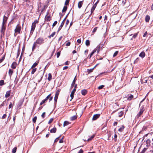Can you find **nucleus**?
I'll use <instances>...</instances> for the list:
<instances>
[{"label":"nucleus","instance_id":"18","mask_svg":"<svg viewBox=\"0 0 153 153\" xmlns=\"http://www.w3.org/2000/svg\"><path fill=\"white\" fill-rule=\"evenodd\" d=\"M150 17L149 15H146L145 17V21L146 22H148L150 20Z\"/></svg>","mask_w":153,"mask_h":153},{"label":"nucleus","instance_id":"11","mask_svg":"<svg viewBox=\"0 0 153 153\" xmlns=\"http://www.w3.org/2000/svg\"><path fill=\"white\" fill-rule=\"evenodd\" d=\"M97 50L96 49H94L91 53L90 54L88 55V58H89V59H90L91 57L96 52Z\"/></svg>","mask_w":153,"mask_h":153},{"label":"nucleus","instance_id":"45","mask_svg":"<svg viewBox=\"0 0 153 153\" xmlns=\"http://www.w3.org/2000/svg\"><path fill=\"white\" fill-rule=\"evenodd\" d=\"M51 94H49V95H48L46 97V98L45 99V100H47V101L48 100V99H49V98L51 96Z\"/></svg>","mask_w":153,"mask_h":153},{"label":"nucleus","instance_id":"33","mask_svg":"<svg viewBox=\"0 0 153 153\" xmlns=\"http://www.w3.org/2000/svg\"><path fill=\"white\" fill-rule=\"evenodd\" d=\"M17 149V147H15L12 149V152L13 153H15L16 152Z\"/></svg>","mask_w":153,"mask_h":153},{"label":"nucleus","instance_id":"37","mask_svg":"<svg viewBox=\"0 0 153 153\" xmlns=\"http://www.w3.org/2000/svg\"><path fill=\"white\" fill-rule=\"evenodd\" d=\"M119 52L118 51H117L114 53L113 55V57H115L118 54Z\"/></svg>","mask_w":153,"mask_h":153},{"label":"nucleus","instance_id":"29","mask_svg":"<svg viewBox=\"0 0 153 153\" xmlns=\"http://www.w3.org/2000/svg\"><path fill=\"white\" fill-rule=\"evenodd\" d=\"M90 41L89 40H87L85 41V45H86L88 46L90 45Z\"/></svg>","mask_w":153,"mask_h":153},{"label":"nucleus","instance_id":"42","mask_svg":"<svg viewBox=\"0 0 153 153\" xmlns=\"http://www.w3.org/2000/svg\"><path fill=\"white\" fill-rule=\"evenodd\" d=\"M94 135H92V136H91V137L90 138H89L88 139V141L89 140H91L93 138H94Z\"/></svg>","mask_w":153,"mask_h":153},{"label":"nucleus","instance_id":"20","mask_svg":"<svg viewBox=\"0 0 153 153\" xmlns=\"http://www.w3.org/2000/svg\"><path fill=\"white\" fill-rule=\"evenodd\" d=\"M13 71H12V70L11 69H9V71H8V74H9V76L10 77H11V75L13 73Z\"/></svg>","mask_w":153,"mask_h":153},{"label":"nucleus","instance_id":"44","mask_svg":"<svg viewBox=\"0 0 153 153\" xmlns=\"http://www.w3.org/2000/svg\"><path fill=\"white\" fill-rule=\"evenodd\" d=\"M51 94H49V95H48L46 97V98L45 99V100H47V101L48 100V99H49V98L51 96Z\"/></svg>","mask_w":153,"mask_h":153},{"label":"nucleus","instance_id":"35","mask_svg":"<svg viewBox=\"0 0 153 153\" xmlns=\"http://www.w3.org/2000/svg\"><path fill=\"white\" fill-rule=\"evenodd\" d=\"M70 0H66L65 4V5H67L69 4V3Z\"/></svg>","mask_w":153,"mask_h":153},{"label":"nucleus","instance_id":"49","mask_svg":"<svg viewBox=\"0 0 153 153\" xmlns=\"http://www.w3.org/2000/svg\"><path fill=\"white\" fill-rule=\"evenodd\" d=\"M97 27H95L94 29L92 31V32L94 33L95 32H96L97 30Z\"/></svg>","mask_w":153,"mask_h":153},{"label":"nucleus","instance_id":"61","mask_svg":"<svg viewBox=\"0 0 153 153\" xmlns=\"http://www.w3.org/2000/svg\"><path fill=\"white\" fill-rule=\"evenodd\" d=\"M70 44H71L70 42H68L66 43V45L67 46H69L70 45Z\"/></svg>","mask_w":153,"mask_h":153},{"label":"nucleus","instance_id":"7","mask_svg":"<svg viewBox=\"0 0 153 153\" xmlns=\"http://www.w3.org/2000/svg\"><path fill=\"white\" fill-rule=\"evenodd\" d=\"M100 114H94L93 116L92 120H96L97 118H98L100 117Z\"/></svg>","mask_w":153,"mask_h":153},{"label":"nucleus","instance_id":"19","mask_svg":"<svg viewBox=\"0 0 153 153\" xmlns=\"http://www.w3.org/2000/svg\"><path fill=\"white\" fill-rule=\"evenodd\" d=\"M100 45H98L97 46V48L94 49H96L97 50V52L98 53H99V51H100Z\"/></svg>","mask_w":153,"mask_h":153},{"label":"nucleus","instance_id":"52","mask_svg":"<svg viewBox=\"0 0 153 153\" xmlns=\"http://www.w3.org/2000/svg\"><path fill=\"white\" fill-rule=\"evenodd\" d=\"M146 150V148H144L140 153H144Z\"/></svg>","mask_w":153,"mask_h":153},{"label":"nucleus","instance_id":"62","mask_svg":"<svg viewBox=\"0 0 153 153\" xmlns=\"http://www.w3.org/2000/svg\"><path fill=\"white\" fill-rule=\"evenodd\" d=\"M59 137L60 136L56 138V139L54 140V142H57Z\"/></svg>","mask_w":153,"mask_h":153},{"label":"nucleus","instance_id":"59","mask_svg":"<svg viewBox=\"0 0 153 153\" xmlns=\"http://www.w3.org/2000/svg\"><path fill=\"white\" fill-rule=\"evenodd\" d=\"M63 138H62L61 139H60L59 140V143H63Z\"/></svg>","mask_w":153,"mask_h":153},{"label":"nucleus","instance_id":"40","mask_svg":"<svg viewBox=\"0 0 153 153\" xmlns=\"http://www.w3.org/2000/svg\"><path fill=\"white\" fill-rule=\"evenodd\" d=\"M57 23V21H55L54 22L53 24V25H52L53 27H54L56 25Z\"/></svg>","mask_w":153,"mask_h":153},{"label":"nucleus","instance_id":"27","mask_svg":"<svg viewBox=\"0 0 153 153\" xmlns=\"http://www.w3.org/2000/svg\"><path fill=\"white\" fill-rule=\"evenodd\" d=\"M76 118H77V117L75 115H74L71 117V120L73 121V120H75L76 119Z\"/></svg>","mask_w":153,"mask_h":153},{"label":"nucleus","instance_id":"46","mask_svg":"<svg viewBox=\"0 0 153 153\" xmlns=\"http://www.w3.org/2000/svg\"><path fill=\"white\" fill-rule=\"evenodd\" d=\"M51 94H49V95H48L46 97V98L45 99V100H47V101L48 100V99H49V98L51 96Z\"/></svg>","mask_w":153,"mask_h":153},{"label":"nucleus","instance_id":"3","mask_svg":"<svg viewBox=\"0 0 153 153\" xmlns=\"http://www.w3.org/2000/svg\"><path fill=\"white\" fill-rule=\"evenodd\" d=\"M67 16H66L65 17V18L64 19V20L62 21V22L61 23V24L60 26L59 27L57 32H59V30H61V29H62V27H63V25H64V22L66 20V19L67 17Z\"/></svg>","mask_w":153,"mask_h":153},{"label":"nucleus","instance_id":"50","mask_svg":"<svg viewBox=\"0 0 153 153\" xmlns=\"http://www.w3.org/2000/svg\"><path fill=\"white\" fill-rule=\"evenodd\" d=\"M45 112H44L42 114V115H41V116L43 118H44L45 117Z\"/></svg>","mask_w":153,"mask_h":153},{"label":"nucleus","instance_id":"12","mask_svg":"<svg viewBox=\"0 0 153 153\" xmlns=\"http://www.w3.org/2000/svg\"><path fill=\"white\" fill-rule=\"evenodd\" d=\"M7 19V17H5V16H4V18L3 19V21L2 23V25H5Z\"/></svg>","mask_w":153,"mask_h":153},{"label":"nucleus","instance_id":"38","mask_svg":"<svg viewBox=\"0 0 153 153\" xmlns=\"http://www.w3.org/2000/svg\"><path fill=\"white\" fill-rule=\"evenodd\" d=\"M55 32H53L50 36H49V37L51 38V37H53L55 35Z\"/></svg>","mask_w":153,"mask_h":153},{"label":"nucleus","instance_id":"36","mask_svg":"<svg viewBox=\"0 0 153 153\" xmlns=\"http://www.w3.org/2000/svg\"><path fill=\"white\" fill-rule=\"evenodd\" d=\"M4 84V81L2 80L0 81V85L1 86Z\"/></svg>","mask_w":153,"mask_h":153},{"label":"nucleus","instance_id":"64","mask_svg":"<svg viewBox=\"0 0 153 153\" xmlns=\"http://www.w3.org/2000/svg\"><path fill=\"white\" fill-rule=\"evenodd\" d=\"M83 151L82 149H81L79 152L78 153H83Z\"/></svg>","mask_w":153,"mask_h":153},{"label":"nucleus","instance_id":"58","mask_svg":"<svg viewBox=\"0 0 153 153\" xmlns=\"http://www.w3.org/2000/svg\"><path fill=\"white\" fill-rule=\"evenodd\" d=\"M4 57H2V58L0 59V63L4 59Z\"/></svg>","mask_w":153,"mask_h":153},{"label":"nucleus","instance_id":"22","mask_svg":"<svg viewBox=\"0 0 153 153\" xmlns=\"http://www.w3.org/2000/svg\"><path fill=\"white\" fill-rule=\"evenodd\" d=\"M39 63V62H35L31 67V68H33L36 67Z\"/></svg>","mask_w":153,"mask_h":153},{"label":"nucleus","instance_id":"26","mask_svg":"<svg viewBox=\"0 0 153 153\" xmlns=\"http://www.w3.org/2000/svg\"><path fill=\"white\" fill-rule=\"evenodd\" d=\"M67 6H64L63 7V8L62 10V13H64V12H65L67 10Z\"/></svg>","mask_w":153,"mask_h":153},{"label":"nucleus","instance_id":"16","mask_svg":"<svg viewBox=\"0 0 153 153\" xmlns=\"http://www.w3.org/2000/svg\"><path fill=\"white\" fill-rule=\"evenodd\" d=\"M75 82H76V76L75 77V78H74L71 84V88H73V87H74V85L76 84H75Z\"/></svg>","mask_w":153,"mask_h":153},{"label":"nucleus","instance_id":"31","mask_svg":"<svg viewBox=\"0 0 153 153\" xmlns=\"http://www.w3.org/2000/svg\"><path fill=\"white\" fill-rule=\"evenodd\" d=\"M123 114V111H120L118 114V116L119 117H122Z\"/></svg>","mask_w":153,"mask_h":153},{"label":"nucleus","instance_id":"24","mask_svg":"<svg viewBox=\"0 0 153 153\" xmlns=\"http://www.w3.org/2000/svg\"><path fill=\"white\" fill-rule=\"evenodd\" d=\"M133 98V95L132 94H130V96H128L127 98L128 100H130Z\"/></svg>","mask_w":153,"mask_h":153},{"label":"nucleus","instance_id":"39","mask_svg":"<svg viewBox=\"0 0 153 153\" xmlns=\"http://www.w3.org/2000/svg\"><path fill=\"white\" fill-rule=\"evenodd\" d=\"M94 69V68H92V69H88V73H89L92 72L93 71Z\"/></svg>","mask_w":153,"mask_h":153},{"label":"nucleus","instance_id":"1","mask_svg":"<svg viewBox=\"0 0 153 153\" xmlns=\"http://www.w3.org/2000/svg\"><path fill=\"white\" fill-rule=\"evenodd\" d=\"M44 40L43 38L42 37H39L38 38L33 44L32 47V51L34 50L36 48L37 44L41 45L44 43Z\"/></svg>","mask_w":153,"mask_h":153},{"label":"nucleus","instance_id":"23","mask_svg":"<svg viewBox=\"0 0 153 153\" xmlns=\"http://www.w3.org/2000/svg\"><path fill=\"white\" fill-rule=\"evenodd\" d=\"M59 93V90L57 91L55 93V97H56L58 98Z\"/></svg>","mask_w":153,"mask_h":153},{"label":"nucleus","instance_id":"60","mask_svg":"<svg viewBox=\"0 0 153 153\" xmlns=\"http://www.w3.org/2000/svg\"><path fill=\"white\" fill-rule=\"evenodd\" d=\"M77 42L79 43V44H80L81 42V39H78L77 40Z\"/></svg>","mask_w":153,"mask_h":153},{"label":"nucleus","instance_id":"2","mask_svg":"<svg viewBox=\"0 0 153 153\" xmlns=\"http://www.w3.org/2000/svg\"><path fill=\"white\" fill-rule=\"evenodd\" d=\"M145 110L143 106H141L140 108V111L137 115V117L139 118L143 113Z\"/></svg>","mask_w":153,"mask_h":153},{"label":"nucleus","instance_id":"53","mask_svg":"<svg viewBox=\"0 0 153 153\" xmlns=\"http://www.w3.org/2000/svg\"><path fill=\"white\" fill-rule=\"evenodd\" d=\"M7 117V115L6 114H4L2 117V119H4L6 118Z\"/></svg>","mask_w":153,"mask_h":153},{"label":"nucleus","instance_id":"32","mask_svg":"<svg viewBox=\"0 0 153 153\" xmlns=\"http://www.w3.org/2000/svg\"><path fill=\"white\" fill-rule=\"evenodd\" d=\"M37 70L36 68H33L32 70L31 71V74H33L34 73L36 72Z\"/></svg>","mask_w":153,"mask_h":153},{"label":"nucleus","instance_id":"17","mask_svg":"<svg viewBox=\"0 0 153 153\" xmlns=\"http://www.w3.org/2000/svg\"><path fill=\"white\" fill-rule=\"evenodd\" d=\"M10 91H7L5 95V97L7 98L8 97L10 96Z\"/></svg>","mask_w":153,"mask_h":153},{"label":"nucleus","instance_id":"25","mask_svg":"<svg viewBox=\"0 0 153 153\" xmlns=\"http://www.w3.org/2000/svg\"><path fill=\"white\" fill-rule=\"evenodd\" d=\"M52 79V75H51V73H49L48 74V79L49 80V81H50Z\"/></svg>","mask_w":153,"mask_h":153},{"label":"nucleus","instance_id":"8","mask_svg":"<svg viewBox=\"0 0 153 153\" xmlns=\"http://www.w3.org/2000/svg\"><path fill=\"white\" fill-rule=\"evenodd\" d=\"M97 3H95L93 6L92 7V8H91V14L94 11V10L95 9V8H96V7L97 6Z\"/></svg>","mask_w":153,"mask_h":153},{"label":"nucleus","instance_id":"43","mask_svg":"<svg viewBox=\"0 0 153 153\" xmlns=\"http://www.w3.org/2000/svg\"><path fill=\"white\" fill-rule=\"evenodd\" d=\"M53 118H51L49 121H48V124H50L53 121Z\"/></svg>","mask_w":153,"mask_h":153},{"label":"nucleus","instance_id":"6","mask_svg":"<svg viewBox=\"0 0 153 153\" xmlns=\"http://www.w3.org/2000/svg\"><path fill=\"white\" fill-rule=\"evenodd\" d=\"M36 26V25L34 24H32L30 32V34L31 35H32L33 34V32L35 30Z\"/></svg>","mask_w":153,"mask_h":153},{"label":"nucleus","instance_id":"21","mask_svg":"<svg viewBox=\"0 0 153 153\" xmlns=\"http://www.w3.org/2000/svg\"><path fill=\"white\" fill-rule=\"evenodd\" d=\"M87 93V91L86 90L83 89L81 93L82 95H85Z\"/></svg>","mask_w":153,"mask_h":153},{"label":"nucleus","instance_id":"48","mask_svg":"<svg viewBox=\"0 0 153 153\" xmlns=\"http://www.w3.org/2000/svg\"><path fill=\"white\" fill-rule=\"evenodd\" d=\"M46 19V20L47 21H49L51 20V18L50 16H47Z\"/></svg>","mask_w":153,"mask_h":153},{"label":"nucleus","instance_id":"55","mask_svg":"<svg viewBox=\"0 0 153 153\" xmlns=\"http://www.w3.org/2000/svg\"><path fill=\"white\" fill-rule=\"evenodd\" d=\"M45 102H45V101L44 100H43L42 101V102H41L40 103V106L41 105L43 104Z\"/></svg>","mask_w":153,"mask_h":153},{"label":"nucleus","instance_id":"10","mask_svg":"<svg viewBox=\"0 0 153 153\" xmlns=\"http://www.w3.org/2000/svg\"><path fill=\"white\" fill-rule=\"evenodd\" d=\"M76 91V89H73V90L72 91H71V95H70V97L71 98V100L73 98L74 94Z\"/></svg>","mask_w":153,"mask_h":153},{"label":"nucleus","instance_id":"34","mask_svg":"<svg viewBox=\"0 0 153 153\" xmlns=\"http://www.w3.org/2000/svg\"><path fill=\"white\" fill-rule=\"evenodd\" d=\"M37 119V117L36 116H35L33 118V123H35L36 122V120Z\"/></svg>","mask_w":153,"mask_h":153},{"label":"nucleus","instance_id":"63","mask_svg":"<svg viewBox=\"0 0 153 153\" xmlns=\"http://www.w3.org/2000/svg\"><path fill=\"white\" fill-rule=\"evenodd\" d=\"M69 21L68 19H67L66 20V25H67L69 23Z\"/></svg>","mask_w":153,"mask_h":153},{"label":"nucleus","instance_id":"13","mask_svg":"<svg viewBox=\"0 0 153 153\" xmlns=\"http://www.w3.org/2000/svg\"><path fill=\"white\" fill-rule=\"evenodd\" d=\"M83 1H80L78 2V7L79 8H80L81 7L82 5V4H83Z\"/></svg>","mask_w":153,"mask_h":153},{"label":"nucleus","instance_id":"41","mask_svg":"<svg viewBox=\"0 0 153 153\" xmlns=\"http://www.w3.org/2000/svg\"><path fill=\"white\" fill-rule=\"evenodd\" d=\"M6 103V102L5 101H4L0 105V107H1L2 106H3L5 105V104Z\"/></svg>","mask_w":153,"mask_h":153},{"label":"nucleus","instance_id":"14","mask_svg":"<svg viewBox=\"0 0 153 153\" xmlns=\"http://www.w3.org/2000/svg\"><path fill=\"white\" fill-rule=\"evenodd\" d=\"M56 131V128L54 127L50 130V132L51 133H55Z\"/></svg>","mask_w":153,"mask_h":153},{"label":"nucleus","instance_id":"30","mask_svg":"<svg viewBox=\"0 0 153 153\" xmlns=\"http://www.w3.org/2000/svg\"><path fill=\"white\" fill-rule=\"evenodd\" d=\"M124 129V127L123 126H122L119 129L118 131L120 132L122 131Z\"/></svg>","mask_w":153,"mask_h":153},{"label":"nucleus","instance_id":"5","mask_svg":"<svg viewBox=\"0 0 153 153\" xmlns=\"http://www.w3.org/2000/svg\"><path fill=\"white\" fill-rule=\"evenodd\" d=\"M21 30V27L20 26L17 25L16 28L15 30V33H20V31Z\"/></svg>","mask_w":153,"mask_h":153},{"label":"nucleus","instance_id":"28","mask_svg":"<svg viewBox=\"0 0 153 153\" xmlns=\"http://www.w3.org/2000/svg\"><path fill=\"white\" fill-rule=\"evenodd\" d=\"M69 124V123L66 121H64L63 124V126H65L67 125H68Z\"/></svg>","mask_w":153,"mask_h":153},{"label":"nucleus","instance_id":"4","mask_svg":"<svg viewBox=\"0 0 153 153\" xmlns=\"http://www.w3.org/2000/svg\"><path fill=\"white\" fill-rule=\"evenodd\" d=\"M5 30H6L5 25L2 24L1 28V35H2L3 34H4V33L5 31Z\"/></svg>","mask_w":153,"mask_h":153},{"label":"nucleus","instance_id":"54","mask_svg":"<svg viewBox=\"0 0 153 153\" xmlns=\"http://www.w3.org/2000/svg\"><path fill=\"white\" fill-rule=\"evenodd\" d=\"M24 2H26L27 4V2H30V0H23Z\"/></svg>","mask_w":153,"mask_h":153},{"label":"nucleus","instance_id":"47","mask_svg":"<svg viewBox=\"0 0 153 153\" xmlns=\"http://www.w3.org/2000/svg\"><path fill=\"white\" fill-rule=\"evenodd\" d=\"M104 85H101L98 87V89H101L102 88L104 87Z\"/></svg>","mask_w":153,"mask_h":153},{"label":"nucleus","instance_id":"9","mask_svg":"<svg viewBox=\"0 0 153 153\" xmlns=\"http://www.w3.org/2000/svg\"><path fill=\"white\" fill-rule=\"evenodd\" d=\"M17 63L15 62H13L11 65V67L13 69H15L16 67Z\"/></svg>","mask_w":153,"mask_h":153},{"label":"nucleus","instance_id":"57","mask_svg":"<svg viewBox=\"0 0 153 153\" xmlns=\"http://www.w3.org/2000/svg\"><path fill=\"white\" fill-rule=\"evenodd\" d=\"M137 33H135L133 36L132 37L135 38L137 36Z\"/></svg>","mask_w":153,"mask_h":153},{"label":"nucleus","instance_id":"56","mask_svg":"<svg viewBox=\"0 0 153 153\" xmlns=\"http://www.w3.org/2000/svg\"><path fill=\"white\" fill-rule=\"evenodd\" d=\"M60 55V52H58L56 53V56L57 58H58Z\"/></svg>","mask_w":153,"mask_h":153},{"label":"nucleus","instance_id":"51","mask_svg":"<svg viewBox=\"0 0 153 153\" xmlns=\"http://www.w3.org/2000/svg\"><path fill=\"white\" fill-rule=\"evenodd\" d=\"M38 21L36 20H35L34 22L32 23V24H34L36 25V24L38 23Z\"/></svg>","mask_w":153,"mask_h":153},{"label":"nucleus","instance_id":"15","mask_svg":"<svg viewBox=\"0 0 153 153\" xmlns=\"http://www.w3.org/2000/svg\"><path fill=\"white\" fill-rule=\"evenodd\" d=\"M145 54L144 51L142 52L139 54V56L142 58L145 56Z\"/></svg>","mask_w":153,"mask_h":153}]
</instances>
